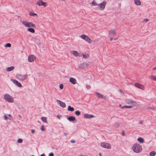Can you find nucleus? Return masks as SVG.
I'll return each instance as SVG.
<instances>
[{
    "label": "nucleus",
    "instance_id": "obj_1",
    "mask_svg": "<svg viewBox=\"0 0 156 156\" xmlns=\"http://www.w3.org/2000/svg\"><path fill=\"white\" fill-rule=\"evenodd\" d=\"M132 149L134 152L138 153L142 151V147L141 145L139 144H135L133 145Z\"/></svg>",
    "mask_w": 156,
    "mask_h": 156
},
{
    "label": "nucleus",
    "instance_id": "obj_2",
    "mask_svg": "<svg viewBox=\"0 0 156 156\" xmlns=\"http://www.w3.org/2000/svg\"><path fill=\"white\" fill-rule=\"evenodd\" d=\"M21 22L26 27L29 28L31 27L35 28L36 27L35 25L31 22H28L26 21H23Z\"/></svg>",
    "mask_w": 156,
    "mask_h": 156
},
{
    "label": "nucleus",
    "instance_id": "obj_3",
    "mask_svg": "<svg viewBox=\"0 0 156 156\" xmlns=\"http://www.w3.org/2000/svg\"><path fill=\"white\" fill-rule=\"evenodd\" d=\"M4 99L6 101L12 103L14 101L12 97L8 94H5L4 95Z\"/></svg>",
    "mask_w": 156,
    "mask_h": 156
},
{
    "label": "nucleus",
    "instance_id": "obj_4",
    "mask_svg": "<svg viewBox=\"0 0 156 156\" xmlns=\"http://www.w3.org/2000/svg\"><path fill=\"white\" fill-rule=\"evenodd\" d=\"M80 37L87 42L88 43H91L92 42L91 40L85 34L81 35Z\"/></svg>",
    "mask_w": 156,
    "mask_h": 156
},
{
    "label": "nucleus",
    "instance_id": "obj_5",
    "mask_svg": "<svg viewBox=\"0 0 156 156\" xmlns=\"http://www.w3.org/2000/svg\"><path fill=\"white\" fill-rule=\"evenodd\" d=\"M17 78L23 81L27 77V75H21L20 74H18L16 75Z\"/></svg>",
    "mask_w": 156,
    "mask_h": 156
},
{
    "label": "nucleus",
    "instance_id": "obj_6",
    "mask_svg": "<svg viewBox=\"0 0 156 156\" xmlns=\"http://www.w3.org/2000/svg\"><path fill=\"white\" fill-rule=\"evenodd\" d=\"M37 4L39 6H43L46 7L47 5V3L43 2L42 0H39L37 1Z\"/></svg>",
    "mask_w": 156,
    "mask_h": 156
},
{
    "label": "nucleus",
    "instance_id": "obj_7",
    "mask_svg": "<svg viewBox=\"0 0 156 156\" xmlns=\"http://www.w3.org/2000/svg\"><path fill=\"white\" fill-rule=\"evenodd\" d=\"M106 4V1H104L102 3L98 5H99V7L100 8L101 10H103L105 9Z\"/></svg>",
    "mask_w": 156,
    "mask_h": 156
},
{
    "label": "nucleus",
    "instance_id": "obj_8",
    "mask_svg": "<svg viewBox=\"0 0 156 156\" xmlns=\"http://www.w3.org/2000/svg\"><path fill=\"white\" fill-rule=\"evenodd\" d=\"M101 146L103 147L108 149H109L111 148V145L110 144L107 143H102L101 144Z\"/></svg>",
    "mask_w": 156,
    "mask_h": 156
},
{
    "label": "nucleus",
    "instance_id": "obj_9",
    "mask_svg": "<svg viewBox=\"0 0 156 156\" xmlns=\"http://www.w3.org/2000/svg\"><path fill=\"white\" fill-rule=\"evenodd\" d=\"M125 101L128 104H133V105H136V102L135 101L128 99H126Z\"/></svg>",
    "mask_w": 156,
    "mask_h": 156
},
{
    "label": "nucleus",
    "instance_id": "obj_10",
    "mask_svg": "<svg viewBox=\"0 0 156 156\" xmlns=\"http://www.w3.org/2000/svg\"><path fill=\"white\" fill-rule=\"evenodd\" d=\"M11 80L18 87H22L21 84L20 83H19L17 80L13 79H11Z\"/></svg>",
    "mask_w": 156,
    "mask_h": 156
},
{
    "label": "nucleus",
    "instance_id": "obj_11",
    "mask_svg": "<svg viewBox=\"0 0 156 156\" xmlns=\"http://www.w3.org/2000/svg\"><path fill=\"white\" fill-rule=\"evenodd\" d=\"M56 101L58 104L62 107L64 108L66 107V105L65 103L59 100H57Z\"/></svg>",
    "mask_w": 156,
    "mask_h": 156
},
{
    "label": "nucleus",
    "instance_id": "obj_12",
    "mask_svg": "<svg viewBox=\"0 0 156 156\" xmlns=\"http://www.w3.org/2000/svg\"><path fill=\"white\" fill-rule=\"evenodd\" d=\"M69 81L73 84H75L77 83L76 80L73 77H71L69 79Z\"/></svg>",
    "mask_w": 156,
    "mask_h": 156
},
{
    "label": "nucleus",
    "instance_id": "obj_13",
    "mask_svg": "<svg viewBox=\"0 0 156 156\" xmlns=\"http://www.w3.org/2000/svg\"><path fill=\"white\" fill-rule=\"evenodd\" d=\"M35 56L33 55H29L28 58V60L30 62H32L33 61Z\"/></svg>",
    "mask_w": 156,
    "mask_h": 156
},
{
    "label": "nucleus",
    "instance_id": "obj_14",
    "mask_svg": "<svg viewBox=\"0 0 156 156\" xmlns=\"http://www.w3.org/2000/svg\"><path fill=\"white\" fill-rule=\"evenodd\" d=\"M94 116L92 115L89 114H85L84 115V118L87 119L94 118Z\"/></svg>",
    "mask_w": 156,
    "mask_h": 156
},
{
    "label": "nucleus",
    "instance_id": "obj_15",
    "mask_svg": "<svg viewBox=\"0 0 156 156\" xmlns=\"http://www.w3.org/2000/svg\"><path fill=\"white\" fill-rule=\"evenodd\" d=\"M67 119L69 121L73 122L76 120V118L74 116H70L67 118Z\"/></svg>",
    "mask_w": 156,
    "mask_h": 156
},
{
    "label": "nucleus",
    "instance_id": "obj_16",
    "mask_svg": "<svg viewBox=\"0 0 156 156\" xmlns=\"http://www.w3.org/2000/svg\"><path fill=\"white\" fill-rule=\"evenodd\" d=\"M109 34L112 36H114L115 34V30H112L109 31Z\"/></svg>",
    "mask_w": 156,
    "mask_h": 156
},
{
    "label": "nucleus",
    "instance_id": "obj_17",
    "mask_svg": "<svg viewBox=\"0 0 156 156\" xmlns=\"http://www.w3.org/2000/svg\"><path fill=\"white\" fill-rule=\"evenodd\" d=\"M135 86L136 87L138 88L142 89L143 87V85L140 84L138 83H135Z\"/></svg>",
    "mask_w": 156,
    "mask_h": 156
},
{
    "label": "nucleus",
    "instance_id": "obj_18",
    "mask_svg": "<svg viewBox=\"0 0 156 156\" xmlns=\"http://www.w3.org/2000/svg\"><path fill=\"white\" fill-rule=\"evenodd\" d=\"M14 67L13 66H11L9 67H8L6 68V70L7 71H10L14 69Z\"/></svg>",
    "mask_w": 156,
    "mask_h": 156
},
{
    "label": "nucleus",
    "instance_id": "obj_19",
    "mask_svg": "<svg viewBox=\"0 0 156 156\" xmlns=\"http://www.w3.org/2000/svg\"><path fill=\"white\" fill-rule=\"evenodd\" d=\"M72 54L75 56H79V54L77 52V51H72Z\"/></svg>",
    "mask_w": 156,
    "mask_h": 156
},
{
    "label": "nucleus",
    "instance_id": "obj_20",
    "mask_svg": "<svg viewBox=\"0 0 156 156\" xmlns=\"http://www.w3.org/2000/svg\"><path fill=\"white\" fill-rule=\"evenodd\" d=\"M134 3L137 5H141V2L140 0H134Z\"/></svg>",
    "mask_w": 156,
    "mask_h": 156
},
{
    "label": "nucleus",
    "instance_id": "obj_21",
    "mask_svg": "<svg viewBox=\"0 0 156 156\" xmlns=\"http://www.w3.org/2000/svg\"><path fill=\"white\" fill-rule=\"evenodd\" d=\"M95 94L99 98H103V95L98 92H96Z\"/></svg>",
    "mask_w": 156,
    "mask_h": 156
},
{
    "label": "nucleus",
    "instance_id": "obj_22",
    "mask_svg": "<svg viewBox=\"0 0 156 156\" xmlns=\"http://www.w3.org/2000/svg\"><path fill=\"white\" fill-rule=\"evenodd\" d=\"M119 107L122 109H123L124 108H132V106H123L121 107V105H119Z\"/></svg>",
    "mask_w": 156,
    "mask_h": 156
},
{
    "label": "nucleus",
    "instance_id": "obj_23",
    "mask_svg": "<svg viewBox=\"0 0 156 156\" xmlns=\"http://www.w3.org/2000/svg\"><path fill=\"white\" fill-rule=\"evenodd\" d=\"M68 110L69 111H73L74 110V108L70 106H69L68 108Z\"/></svg>",
    "mask_w": 156,
    "mask_h": 156
},
{
    "label": "nucleus",
    "instance_id": "obj_24",
    "mask_svg": "<svg viewBox=\"0 0 156 156\" xmlns=\"http://www.w3.org/2000/svg\"><path fill=\"white\" fill-rule=\"evenodd\" d=\"M137 140L140 143H143L144 142V140L141 137H139L137 139Z\"/></svg>",
    "mask_w": 156,
    "mask_h": 156
},
{
    "label": "nucleus",
    "instance_id": "obj_25",
    "mask_svg": "<svg viewBox=\"0 0 156 156\" xmlns=\"http://www.w3.org/2000/svg\"><path fill=\"white\" fill-rule=\"evenodd\" d=\"M27 30L29 31L32 33H34L35 32L33 28H31V27L28 28L27 29Z\"/></svg>",
    "mask_w": 156,
    "mask_h": 156
},
{
    "label": "nucleus",
    "instance_id": "obj_26",
    "mask_svg": "<svg viewBox=\"0 0 156 156\" xmlns=\"http://www.w3.org/2000/svg\"><path fill=\"white\" fill-rule=\"evenodd\" d=\"M87 64H86L83 63L81 64L80 66V67L81 68H83L87 66Z\"/></svg>",
    "mask_w": 156,
    "mask_h": 156
},
{
    "label": "nucleus",
    "instance_id": "obj_27",
    "mask_svg": "<svg viewBox=\"0 0 156 156\" xmlns=\"http://www.w3.org/2000/svg\"><path fill=\"white\" fill-rule=\"evenodd\" d=\"M41 120L44 122L47 123V121L46 118L45 117H42L41 118Z\"/></svg>",
    "mask_w": 156,
    "mask_h": 156
},
{
    "label": "nucleus",
    "instance_id": "obj_28",
    "mask_svg": "<svg viewBox=\"0 0 156 156\" xmlns=\"http://www.w3.org/2000/svg\"><path fill=\"white\" fill-rule=\"evenodd\" d=\"M156 154V152L155 151H153L150 153L149 154L151 156H154Z\"/></svg>",
    "mask_w": 156,
    "mask_h": 156
},
{
    "label": "nucleus",
    "instance_id": "obj_29",
    "mask_svg": "<svg viewBox=\"0 0 156 156\" xmlns=\"http://www.w3.org/2000/svg\"><path fill=\"white\" fill-rule=\"evenodd\" d=\"M75 114L77 116H79L80 115L81 113L80 111L78 110L75 112Z\"/></svg>",
    "mask_w": 156,
    "mask_h": 156
},
{
    "label": "nucleus",
    "instance_id": "obj_30",
    "mask_svg": "<svg viewBox=\"0 0 156 156\" xmlns=\"http://www.w3.org/2000/svg\"><path fill=\"white\" fill-rule=\"evenodd\" d=\"M6 47H11V44L9 43H7L5 45Z\"/></svg>",
    "mask_w": 156,
    "mask_h": 156
},
{
    "label": "nucleus",
    "instance_id": "obj_31",
    "mask_svg": "<svg viewBox=\"0 0 156 156\" xmlns=\"http://www.w3.org/2000/svg\"><path fill=\"white\" fill-rule=\"evenodd\" d=\"M92 4L93 5H98V4H97L95 2V1L93 0L92 2Z\"/></svg>",
    "mask_w": 156,
    "mask_h": 156
},
{
    "label": "nucleus",
    "instance_id": "obj_32",
    "mask_svg": "<svg viewBox=\"0 0 156 156\" xmlns=\"http://www.w3.org/2000/svg\"><path fill=\"white\" fill-rule=\"evenodd\" d=\"M30 16H33L34 15H37V14L36 13H32V12H30L29 13Z\"/></svg>",
    "mask_w": 156,
    "mask_h": 156
},
{
    "label": "nucleus",
    "instance_id": "obj_33",
    "mask_svg": "<svg viewBox=\"0 0 156 156\" xmlns=\"http://www.w3.org/2000/svg\"><path fill=\"white\" fill-rule=\"evenodd\" d=\"M17 142L19 143H22L23 142V140L21 139H19L17 140Z\"/></svg>",
    "mask_w": 156,
    "mask_h": 156
},
{
    "label": "nucleus",
    "instance_id": "obj_34",
    "mask_svg": "<svg viewBox=\"0 0 156 156\" xmlns=\"http://www.w3.org/2000/svg\"><path fill=\"white\" fill-rule=\"evenodd\" d=\"M114 126L116 127H118L119 126V124L118 123H116Z\"/></svg>",
    "mask_w": 156,
    "mask_h": 156
},
{
    "label": "nucleus",
    "instance_id": "obj_35",
    "mask_svg": "<svg viewBox=\"0 0 156 156\" xmlns=\"http://www.w3.org/2000/svg\"><path fill=\"white\" fill-rule=\"evenodd\" d=\"M83 58H87L88 57H89V55H84L83 54Z\"/></svg>",
    "mask_w": 156,
    "mask_h": 156
},
{
    "label": "nucleus",
    "instance_id": "obj_36",
    "mask_svg": "<svg viewBox=\"0 0 156 156\" xmlns=\"http://www.w3.org/2000/svg\"><path fill=\"white\" fill-rule=\"evenodd\" d=\"M41 129L42 131H44V126L43 125H42L41 128Z\"/></svg>",
    "mask_w": 156,
    "mask_h": 156
},
{
    "label": "nucleus",
    "instance_id": "obj_37",
    "mask_svg": "<svg viewBox=\"0 0 156 156\" xmlns=\"http://www.w3.org/2000/svg\"><path fill=\"white\" fill-rule=\"evenodd\" d=\"M59 88L61 89H62L63 88V85L62 84H60L59 86Z\"/></svg>",
    "mask_w": 156,
    "mask_h": 156
},
{
    "label": "nucleus",
    "instance_id": "obj_38",
    "mask_svg": "<svg viewBox=\"0 0 156 156\" xmlns=\"http://www.w3.org/2000/svg\"><path fill=\"white\" fill-rule=\"evenodd\" d=\"M62 116L61 115H57V118H58L59 119H60V118Z\"/></svg>",
    "mask_w": 156,
    "mask_h": 156
},
{
    "label": "nucleus",
    "instance_id": "obj_39",
    "mask_svg": "<svg viewBox=\"0 0 156 156\" xmlns=\"http://www.w3.org/2000/svg\"><path fill=\"white\" fill-rule=\"evenodd\" d=\"M54 154L52 152H51L49 154L48 156H54Z\"/></svg>",
    "mask_w": 156,
    "mask_h": 156
},
{
    "label": "nucleus",
    "instance_id": "obj_40",
    "mask_svg": "<svg viewBox=\"0 0 156 156\" xmlns=\"http://www.w3.org/2000/svg\"><path fill=\"white\" fill-rule=\"evenodd\" d=\"M70 142L72 143H74L75 142V141L73 140H71Z\"/></svg>",
    "mask_w": 156,
    "mask_h": 156
},
{
    "label": "nucleus",
    "instance_id": "obj_41",
    "mask_svg": "<svg viewBox=\"0 0 156 156\" xmlns=\"http://www.w3.org/2000/svg\"><path fill=\"white\" fill-rule=\"evenodd\" d=\"M148 20H149L148 19H146L144 20L143 21H146V22H147Z\"/></svg>",
    "mask_w": 156,
    "mask_h": 156
},
{
    "label": "nucleus",
    "instance_id": "obj_42",
    "mask_svg": "<svg viewBox=\"0 0 156 156\" xmlns=\"http://www.w3.org/2000/svg\"><path fill=\"white\" fill-rule=\"evenodd\" d=\"M152 77H153V79L156 81V76H152Z\"/></svg>",
    "mask_w": 156,
    "mask_h": 156
},
{
    "label": "nucleus",
    "instance_id": "obj_43",
    "mask_svg": "<svg viewBox=\"0 0 156 156\" xmlns=\"http://www.w3.org/2000/svg\"><path fill=\"white\" fill-rule=\"evenodd\" d=\"M4 119L5 120H7L8 119V117L6 115H5L4 116Z\"/></svg>",
    "mask_w": 156,
    "mask_h": 156
},
{
    "label": "nucleus",
    "instance_id": "obj_44",
    "mask_svg": "<svg viewBox=\"0 0 156 156\" xmlns=\"http://www.w3.org/2000/svg\"><path fill=\"white\" fill-rule=\"evenodd\" d=\"M31 132L32 133H34V132H35V130L34 129H32L31 130Z\"/></svg>",
    "mask_w": 156,
    "mask_h": 156
},
{
    "label": "nucleus",
    "instance_id": "obj_45",
    "mask_svg": "<svg viewBox=\"0 0 156 156\" xmlns=\"http://www.w3.org/2000/svg\"><path fill=\"white\" fill-rule=\"evenodd\" d=\"M86 87H87V88H88H88L89 89L90 88V86L89 85H86Z\"/></svg>",
    "mask_w": 156,
    "mask_h": 156
},
{
    "label": "nucleus",
    "instance_id": "obj_46",
    "mask_svg": "<svg viewBox=\"0 0 156 156\" xmlns=\"http://www.w3.org/2000/svg\"><path fill=\"white\" fill-rule=\"evenodd\" d=\"M122 135L123 136L125 135V133L124 131H122Z\"/></svg>",
    "mask_w": 156,
    "mask_h": 156
},
{
    "label": "nucleus",
    "instance_id": "obj_47",
    "mask_svg": "<svg viewBox=\"0 0 156 156\" xmlns=\"http://www.w3.org/2000/svg\"><path fill=\"white\" fill-rule=\"evenodd\" d=\"M119 91L120 92H122V94H124V92H123L122 91V90H119Z\"/></svg>",
    "mask_w": 156,
    "mask_h": 156
},
{
    "label": "nucleus",
    "instance_id": "obj_48",
    "mask_svg": "<svg viewBox=\"0 0 156 156\" xmlns=\"http://www.w3.org/2000/svg\"><path fill=\"white\" fill-rule=\"evenodd\" d=\"M103 98H104L105 100H106V97L105 96H103Z\"/></svg>",
    "mask_w": 156,
    "mask_h": 156
},
{
    "label": "nucleus",
    "instance_id": "obj_49",
    "mask_svg": "<svg viewBox=\"0 0 156 156\" xmlns=\"http://www.w3.org/2000/svg\"><path fill=\"white\" fill-rule=\"evenodd\" d=\"M64 133V134L65 135V136H66V135H67L68 134V133Z\"/></svg>",
    "mask_w": 156,
    "mask_h": 156
},
{
    "label": "nucleus",
    "instance_id": "obj_50",
    "mask_svg": "<svg viewBox=\"0 0 156 156\" xmlns=\"http://www.w3.org/2000/svg\"><path fill=\"white\" fill-rule=\"evenodd\" d=\"M41 156H45V154H41Z\"/></svg>",
    "mask_w": 156,
    "mask_h": 156
},
{
    "label": "nucleus",
    "instance_id": "obj_51",
    "mask_svg": "<svg viewBox=\"0 0 156 156\" xmlns=\"http://www.w3.org/2000/svg\"><path fill=\"white\" fill-rule=\"evenodd\" d=\"M113 39V38L112 37H111L110 39V41H111Z\"/></svg>",
    "mask_w": 156,
    "mask_h": 156
},
{
    "label": "nucleus",
    "instance_id": "obj_52",
    "mask_svg": "<svg viewBox=\"0 0 156 156\" xmlns=\"http://www.w3.org/2000/svg\"><path fill=\"white\" fill-rule=\"evenodd\" d=\"M153 70H156V66L155 67H154V68H153Z\"/></svg>",
    "mask_w": 156,
    "mask_h": 156
},
{
    "label": "nucleus",
    "instance_id": "obj_53",
    "mask_svg": "<svg viewBox=\"0 0 156 156\" xmlns=\"http://www.w3.org/2000/svg\"><path fill=\"white\" fill-rule=\"evenodd\" d=\"M79 156H86L85 155H79Z\"/></svg>",
    "mask_w": 156,
    "mask_h": 156
},
{
    "label": "nucleus",
    "instance_id": "obj_54",
    "mask_svg": "<svg viewBox=\"0 0 156 156\" xmlns=\"http://www.w3.org/2000/svg\"><path fill=\"white\" fill-rule=\"evenodd\" d=\"M99 155H100V156H101V153H100L99 154Z\"/></svg>",
    "mask_w": 156,
    "mask_h": 156
},
{
    "label": "nucleus",
    "instance_id": "obj_55",
    "mask_svg": "<svg viewBox=\"0 0 156 156\" xmlns=\"http://www.w3.org/2000/svg\"><path fill=\"white\" fill-rule=\"evenodd\" d=\"M140 124L142 123V121H141L140 122Z\"/></svg>",
    "mask_w": 156,
    "mask_h": 156
},
{
    "label": "nucleus",
    "instance_id": "obj_56",
    "mask_svg": "<svg viewBox=\"0 0 156 156\" xmlns=\"http://www.w3.org/2000/svg\"><path fill=\"white\" fill-rule=\"evenodd\" d=\"M114 40H116L117 39L116 38H114Z\"/></svg>",
    "mask_w": 156,
    "mask_h": 156
}]
</instances>
